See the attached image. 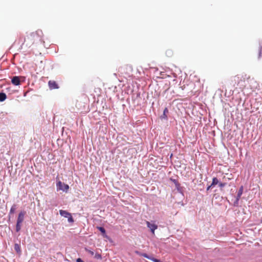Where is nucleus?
Returning a JSON list of instances; mask_svg holds the SVG:
<instances>
[{"label":"nucleus","instance_id":"1","mask_svg":"<svg viewBox=\"0 0 262 262\" xmlns=\"http://www.w3.org/2000/svg\"><path fill=\"white\" fill-rule=\"evenodd\" d=\"M42 32L41 30H37L32 32L27 35L22 43L27 47H30L34 43H37L42 41Z\"/></svg>","mask_w":262,"mask_h":262},{"label":"nucleus","instance_id":"2","mask_svg":"<svg viewBox=\"0 0 262 262\" xmlns=\"http://www.w3.org/2000/svg\"><path fill=\"white\" fill-rule=\"evenodd\" d=\"M232 82H234L233 86L235 87V89H238L241 91H243L246 86L245 78L243 76H235Z\"/></svg>","mask_w":262,"mask_h":262},{"label":"nucleus","instance_id":"3","mask_svg":"<svg viewBox=\"0 0 262 262\" xmlns=\"http://www.w3.org/2000/svg\"><path fill=\"white\" fill-rule=\"evenodd\" d=\"M26 214L25 211H21L19 213L18 216L17 220V223L16 225V231L19 232L21 229V224L23 223L24 220V216Z\"/></svg>","mask_w":262,"mask_h":262},{"label":"nucleus","instance_id":"4","mask_svg":"<svg viewBox=\"0 0 262 262\" xmlns=\"http://www.w3.org/2000/svg\"><path fill=\"white\" fill-rule=\"evenodd\" d=\"M60 214L66 218H68V222L70 223H73L74 222V219L72 216V214L66 210H59Z\"/></svg>","mask_w":262,"mask_h":262},{"label":"nucleus","instance_id":"5","mask_svg":"<svg viewBox=\"0 0 262 262\" xmlns=\"http://www.w3.org/2000/svg\"><path fill=\"white\" fill-rule=\"evenodd\" d=\"M56 186L57 190H61L65 192H67L69 189V186L68 184H64L60 181L57 183Z\"/></svg>","mask_w":262,"mask_h":262},{"label":"nucleus","instance_id":"6","mask_svg":"<svg viewBox=\"0 0 262 262\" xmlns=\"http://www.w3.org/2000/svg\"><path fill=\"white\" fill-rule=\"evenodd\" d=\"M147 226L150 229L153 234H155V231L158 228V226L154 223H151L148 221H146Z\"/></svg>","mask_w":262,"mask_h":262},{"label":"nucleus","instance_id":"7","mask_svg":"<svg viewBox=\"0 0 262 262\" xmlns=\"http://www.w3.org/2000/svg\"><path fill=\"white\" fill-rule=\"evenodd\" d=\"M49 88L51 90L58 89V86L56 81L50 80L48 82Z\"/></svg>","mask_w":262,"mask_h":262},{"label":"nucleus","instance_id":"8","mask_svg":"<svg viewBox=\"0 0 262 262\" xmlns=\"http://www.w3.org/2000/svg\"><path fill=\"white\" fill-rule=\"evenodd\" d=\"M12 83L14 85H18L20 84V78L18 76H14L12 78Z\"/></svg>","mask_w":262,"mask_h":262},{"label":"nucleus","instance_id":"9","mask_svg":"<svg viewBox=\"0 0 262 262\" xmlns=\"http://www.w3.org/2000/svg\"><path fill=\"white\" fill-rule=\"evenodd\" d=\"M243 186H242L239 188V189L238 191V193H237L236 199V202H235V203H237V204L238 203V202L239 200L240 199L241 195L243 194Z\"/></svg>","mask_w":262,"mask_h":262},{"label":"nucleus","instance_id":"10","mask_svg":"<svg viewBox=\"0 0 262 262\" xmlns=\"http://www.w3.org/2000/svg\"><path fill=\"white\" fill-rule=\"evenodd\" d=\"M97 228L102 233L103 237H107V235L106 234L105 230L103 227H97Z\"/></svg>","mask_w":262,"mask_h":262},{"label":"nucleus","instance_id":"11","mask_svg":"<svg viewBox=\"0 0 262 262\" xmlns=\"http://www.w3.org/2000/svg\"><path fill=\"white\" fill-rule=\"evenodd\" d=\"M7 98V96L5 93H0V102L4 101Z\"/></svg>","mask_w":262,"mask_h":262},{"label":"nucleus","instance_id":"12","mask_svg":"<svg viewBox=\"0 0 262 262\" xmlns=\"http://www.w3.org/2000/svg\"><path fill=\"white\" fill-rule=\"evenodd\" d=\"M16 209V205H12V206L10 208L9 213L10 214H13L15 212V211Z\"/></svg>","mask_w":262,"mask_h":262},{"label":"nucleus","instance_id":"13","mask_svg":"<svg viewBox=\"0 0 262 262\" xmlns=\"http://www.w3.org/2000/svg\"><path fill=\"white\" fill-rule=\"evenodd\" d=\"M15 250L18 253H20V248L18 244H15L14 245Z\"/></svg>","mask_w":262,"mask_h":262},{"label":"nucleus","instance_id":"14","mask_svg":"<svg viewBox=\"0 0 262 262\" xmlns=\"http://www.w3.org/2000/svg\"><path fill=\"white\" fill-rule=\"evenodd\" d=\"M141 256L148 259H150L151 260V261H152V259H155L154 257H150L149 256H148L147 254L146 253H143V254H141Z\"/></svg>","mask_w":262,"mask_h":262},{"label":"nucleus","instance_id":"15","mask_svg":"<svg viewBox=\"0 0 262 262\" xmlns=\"http://www.w3.org/2000/svg\"><path fill=\"white\" fill-rule=\"evenodd\" d=\"M219 183V181L216 178H213L211 185L212 186L215 185Z\"/></svg>","mask_w":262,"mask_h":262},{"label":"nucleus","instance_id":"16","mask_svg":"<svg viewBox=\"0 0 262 262\" xmlns=\"http://www.w3.org/2000/svg\"><path fill=\"white\" fill-rule=\"evenodd\" d=\"M95 257L97 259H101V255L100 254L96 253L95 255Z\"/></svg>","mask_w":262,"mask_h":262},{"label":"nucleus","instance_id":"17","mask_svg":"<svg viewBox=\"0 0 262 262\" xmlns=\"http://www.w3.org/2000/svg\"><path fill=\"white\" fill-rule=\"evenodd\" d=\"M85 250L86 251L88 252L90 254H91L92 255H94V252H93V251H91V250H89V249H88L86 248H85Z\"/></svg>","mask_w":262,"mask_h":262},{"label":"nucleus","instance_id":"18","mask_svg":"<svg viewBox=\"0 0 262 262\" xmlns=\"http://www.w3.org/2000/svg\"><path fill=\"white\" fill-rule=\"evenodd\" d=\"M226 184L225 183H220L219 186L222 188L224 187L226 185Z\"/></svg>","mask_w":262,"mask_h":262},{"label":"nucleus","instance_id":"19","mask_svg":"<svg viewBox=\"0 0 262 262\" xmlns=\"http://www.w3.org/2000/svg\"><path fill=\"white\" fill-rule=\"evenodd\" d=\"M77 262H84L80 258H78L76 260Z\"/></svg>","mask_w":262,"mask_h":262},{"label":"nucleus","instance_id":"20","mask_svg":"<svg viewBox=\"0 0 262 262\" xmlns=\"http://www.w3.org/2000/svg\"><path fill=\"white\" fill-rule=\"evenodd\" d=\"M212 186V185L211 184L210 186H209L207 188V190H209L210 189V188Z\"/></svg>","mask_w":262,"mask_h":262},{"label":"nucleus","instance_id":"21","mask_svg":"<svg viewBox=\"0 0 262 262\" xmlns=\"http://www.w3.org/2000/svg\"><path fill=\"white\" fill-rule=\"evenodd\" d=\"M166 112H168V110L167 108H165L164 110V114H165Z\"/></svg>","mask_w":262,"mask_h":262}]
</instances>
